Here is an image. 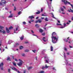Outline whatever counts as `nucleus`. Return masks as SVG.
<instances>
[{"label":"nucleus","mask_w":73,"mask_h":73,"mask_svg":"<svg viewBox=\"0 0 73 73\" xmlns=\"http://www.w3.org/2000/svg\"><path fill=\"white\" fill-rule=\"evenodd\" d=\"M13 29V27H9V29L10 30L11 29Z\"/></svg>","instance_id":"a878e982"},{"label":"nucleus","mask_w":73,"mask_h":73,"mask_svg":"<svg viewBox=\"0 0 73 73\" xmlns=\"http://www.w3.org/2000/svg\"><path fill=\"white\" fill-rule=\"evenodd\" d=\"M1 1L2 3H3V4H5L7 3V2L5 0H1Z\"/></svg>","instance_id":"39448f33"},{"label":"nucleus","mask_w":73,"mask_h":73,"mask_svg":"<svg viewBox=\"0 0 73 73\" xmlns=\"http://www.w3.org/2000/svg\"><path fill=\"white\" fill-rule=\"evenodd\" d=\"M39 31L40 32V33H42V32H43L44 30H42L41 29H39Z\"/></svg>","instance_id":"6e6552de"},{"label":"nucleus","mask_w":73,"mask_h":73,"mask_svg":"<svg viewBox=\"0 0 73 73\" xmlns=\"http://www.w3.org/2000/svg\"><path fill=\"white\" fill-rule=\"evenodd\" d=\"M28 43L27 42H25V44H27Z\"/></svg>","instance_id":"338daca9"},{"label":"nucleus","mask_w":73,"mask_h":73,"mask_svg":"<svg viewBox=\"0 0 73 73\" xmlns=\"http://www.w3.org/2000/svg\"><path fill=\"white\" fill-rule=\"evenodd\" d=\"M45 38V37H43V40L44 41V42H46V40H44V39Z\"/></svg>","instance_id":"7c9ffc66"},{"label":"nucleus","mask_w":73,"mask_h":73,"mask_svg":"<svg viewBox=\"0 0 73 73\" xmlns=\"http://www.w3.org/2000/svg\"><path fill=\"white\" fill-rule=\"evenodd\" d=\"M69 47L70 48H73V47L70 46V45L69 46Z\"/></svg>","instance_id":"6e6d98bb"},{"label":"nucleus","mask_w":73,"mask_h":73,"mask_svg":"<svg viewBox=\"0 0 73 73\" xmlns=\"http://www.w3.org/2000/svg\"><path fill=\"white\" fill-rule=\"evenodd\" d=\"M50 49H51V51H53V46H51Z\"/></svg>","instance_id":"4be33fe9"},{"label":"nucleus","mask_w":73,"mask_h":73,"mask_svg":"<svg viewBox=\"0 0 73 73\" xmlns=\"http://www.w3.org/2000/svg\"><path fill=\"white\" fill-rule=\"evenodd\" d=\"M11 69H13V70H15L16 71V70H17V69L15 67H12V68H11Z\"/></svg>","instance_id":"1a4fd4ad"},{"label":"nucleus","mask_w":73,"mask_h":73,"mask_svg":"<svg viewBox=\"0 0 73 73\" xmlns=\"http://www.w3.org/2000/svg\"><path fill=\"white\" fill-rule=\"evenodd\" d=\"M64 27H66V24L64 23Z\"/></svg>","instance_id":"864d4df0"},{"label":"nucleus","mask_w":73,"mask_h":73,"mask_svg":"<svg viewBox=\"0 0 73 73\" xmlns=\"http://www.w3.org/2000/svg\"><path fill=\"white\" fill-rule=\"evenodd\" d=\"M34 21V20L31 19V22H33Z\"/></svg>","instance_id":"58836bf2"},{"label":"nucleus","mask_w":73,"mask_h":73,"mask_svg":"<svg viewBox=\"0 0 73 73\" xmlns=\"http://www.w3.org/2000/svg\"><path fill=\"white\" fill-rule=\"evenodd\" d=\"M10 72H11V69H8V72H9V73H10Z\"/></svg>","instance_id":"2f4dec72"},{"label":"nucleus","mask_w":73,"mask_h":73,"mask_svg":"<svg viewBox=\"0 0 73 73\" xmlns=\"http://www.w3.org/2000/svg\"><path fill=\"white\" fill-rule=\"evenodd\" d=\"M29 24H31V21H29Z\"/></svg>","instance_id":"09e8293b"},{"label":"nucleus","mask_w":73,"mask_h":73,"mask_svg":"<svg viewBox=\"0 0 73 73\" xmlns=\"http://www.w3.org/2000/svg\"><path fill=\"white\" fill-rule=\"evenodd\" d=\"M33 36H36V37H37V38H38V36H37L36 35H35L33 34Z\"/></svg>","instance_id":"4c0bfd02"},{"label":"nucleus","mask_w":73,"mask_h":73,"mask_svg":"<svg viewBox=\"0 0 73 73\" xmlns=\"http://www.w3.org/2000/svg\"><path fill=\"white\" fill-rule=\"evenodd\" d=\"M3 5V4L2 3H1V2H0V5Z\"/></svg>","instance_id":"3c124183"},{"label":"nucleus","mask_w":73,"mask_h":73,"mask_svg":"<svg viewBox=\"0 0 73 73\" xmlns=\"http://www.w3.org/2000/svg\"><path fill=\"white\" fill-rule=\"evenodd\" d=\"M35 23H38V20H37V21H35Z\"/></svg>","instance_id":"e433bc0d"},{"label":"nucleus","mask_w":73,"mask_h":73,"mask_svg":"<svg viewBox=\"0 0 73 73\" xmlns=\"http://www.w3.org/2000/svg\"><path fill=\"white\" fill-rule=\"evenodd\" d=\"M14 11H16V7H14Z\"/></svg>","instance_id":"c9c22d12"},{"label":"nucleus","mask_w":73,"mask_h":73,"mask_svg":"<svg viewBox=\"0 0 73 73\" xmlns=\"http://www.w3.org/2000/svg\"><path fill=\"white\" fill-rule=\"evenodd\" d=\"M13 64L14 66H16V63L15 62H13Z\"/></svg>","instance_id":"dca6fc26"},{"label":"nucleus","mask_w":73,"mask_h":73,"mask_svg":"<svg viewBox=\"0 0 73 73\" xmlns=\"http://www.w3.org/2000/svg\"><path fill=\"white\" fill-rule=\"evenodd\" d=\"M62 29H63V28H64V27H60Z\"/></svg>","instance_id":"bf43d9fd"},{"label":"nucleus","mask_w":73,"mask_h":73,"mask_svg":"<svg viewBox=\"0 0 73 73\" xmlns=\"http://www.w3.org/2000/svg\"><path fill=\"white\" fill-rule=\"evenodd\" d=\"M45 68V67H44V66H43L42 67V69H44Z\"/></svg>","instance_id":"473e14b6"},{"label":"nucleus","mask_w":73,"mask_h":73,"mask_svg":"<svg viewBox=\"0 0 73 73\" xmlns=\"http://www.w3.org/2000/svg\"><path fill=\"white\" fill-rule=\"evenodd\" d=\"M45 21H48V18H46L45 19Z\"/></svg>","instance_id":"393cba45"},{"label":"nucleus","mask_w":73,"mask_h":73,"mask_svg":"<svg viewBox=\"0 0 73 73\" xmlns=\"http://www.w3.org/2000/svg\"><path fill=\"white\" fill-rule=\"evenodd\" d=\"M6 28L7 33H9L10 32V31H9V30H8V29L7 27H6Z\"/></svg>","instance_id":"9b49d317"},{"label":"nucleus","mask_w":73,"mask_h":73,"mask_svg":"<svg viewBox=\"0 0 73 73\" xmlns=\"http://www.w3.org/2000/svg\"><path fill=\"white\" fill-rule=\"evenodd\" d=\"M15 61H18V60H17V59H15Z\"/></svg>","instance_id":"4d7b16f0"},{"label":"nucleus","mask_w":73,"mask_h":73,"mask_svg":"<svg viewBox=\"0 0 73 73\" xmlns=\"http://www.w3.org/2000/svg\"><path fill=\"white\" fill-rule=\"evenodd\" d=\"M15 45L14 46V47H16L18 45H19V44L17 43L15 44Z\"/></svg>","instance_id":"f8f14e48"},{"label":"nucleus","mask_w":73,"mask_h":73,"mask_svg":"<svg viewBox=\"0 0 73 73\" xmlns=\"http://www.w3.org/2000/svg\"><path fill=\"white\" fill-rule=\"evenodd\" d=\"M22 56L23 57L25 56V54H24V53H23L22 54Z\"/></svg>","instance_id":"f704fd0d"},{"label":"nucleus","mask_w":73,"mask_h":73,"mask_svg":"<svg viewBox=\"0 0 73 73\" xmlns=\"http://www.w3.org/2000/svg\"><path fill=\"white\" fill-rule=\"evenodd\" d=\"M67 3H68V4H69L70 5H71L72 8V9L73 10H72V9H70V11L69 10H68V12H71L73 13V5L72 4H70V2H68Z\"/></svg>","instance_id":"f03ea898"},{"label":"nucleus","mask_w":73,"mask_h":73,"mask_svg":"<svg viewBox=\"0 0 73 73\" xmlns=\"http://www.w3.org/2000/svg\"><path fill=\"white\" fill-rule=\"evenodd\" d=\"M32 51L33 52H34V53H35L36 51V50H32Z\"/></svg>","instance_id":"a19ab883"},{"label":"nucleus","mask_w":73,"mask_h":73,"mask_svg":"<svg viewBox=\"0 0 73 73\" xmlns=\"http://www.w3.org/2000/svg\"><path fill=\"white\" fill-rule=\"evenodd\" d=\"M62 2H64L65 5H66L68 3V1L65 0H62Z\"/></svg>","instance_id":"20e7f679"},{"label":"nucleus","mask_w":73,"mask_h":73,"mask_svg":"<svg viewBox=\"0 0 73 73\" xmlns=\"http://www.w3.org/2000/svg\"><path fill=\"white\" fill-rule=\"evenodd\" d=\"M0 29H1V30H3V29H4V27L0 26Z\"/></svg>","instance_id":"a211bd4d"},{"label":"nucleus","mask_w":73,"mask_h":73,"mask_svg":"<svg viewBox=\"0 0 73 73\" xmlns=\"http://www.w3.org/2000/svg\"><path fill=\"white\" fill-rule=\"evenodd\" d=\"M38 73H44V71H41L38 72Z\"/></svg>","instance_id":"412c9836"},{"label":"nucleus","mask_w":73,"mask_h":73,"mask_svg":"<svg viewBox=\"0 0 73 73\" xmlns=\"http://www.w3.org/2000/svg\"><path fill=\"white\" fill-rule=\"evenodd\" d=\"M45 35V33H43L42 34V35L43 36H44V35Z\"/></svg>","instance_id":"49530a36"},{"label":"nucleus","mask_w":73,"mask_h":73,"mask_svg":"<svg viewBox=\"0 0 73 73\" xmlns=\"http://www.w3.org/2000/svg\"><path fill=\"white\" fill-rule=\"evenodd\" d=\"M17 29H18V28H16V31H17Z\"/></svg>","instance_id":"680f3d73"},{"label":"nucleus","mask_w":73,"mask_h":73,"mask_svg":"<svg viewBox=\"0 0 73 73\" xmlns=\"http://www.w3.org/2000/svg\"><path fill=\"white\" fill-rule=\"evenodd\" d=\"M24 36L21 37H20V40H23V39H24Z\"/></svg>","instance_id":"aec40b11"},{"label":"nucleus","mask_w":73,"mask_h":73,"mask_svg":"<svg viewBox=\"0 0 73 73\" xmlns=\"http://www.w3.org/2000/svg\"><path fill=\"white\" fill-rule=\"evenodd\" d=\"M32 68V67L30 66V67H29L28 68V70H29L30 69H31Z\"/></svg>","instance_id":"5701e85b"},{"label":"nucleus","mask_w":73,"mask_h":73,"mask_svg":"<svg viewBox=\"0 0 73 73\" xmlns=\"http://www.w3.org/2000/svg\"><path fill=\"white\" fill-rule=\"evenodd\" d=\"M40 13V11H38L36 12V15H39Z\"/></svg>","instance_id":"b1692460"},{"label":"nucleus","mask_w":73,"mask_h":73,"mask_svg":"<svg viewBox=\"0 0 73 73\" xmlns=\"http://www.w3.org/2000/svg\"><path fill=\"white\" fill-rule=\"evenodd\" d=\"M24 47H23V46H21L19 47V49H20V50H21V49H23V48Z\"/></svg>","instance_id":"f3484780"},{"label":"nucleus","mask_w":73,"mask_h":73,"mask_svg":"<svg viewBox=\"0 0 73 73\" xmlns=\"http://www.w3.org/2000/svg\"><path fill=\"white\" fill-rule=\"evenodd\" d=\"M52 15H53L52 17L54 18V19H55V18L54 17V15H53V13H52Z\"/></svg>","instance_id":"a18cd8bd"},{"label":"nucleus","mask_w":73,"mask_h":73,"mask_svg":"<svg viewBox=\"0 0 73 73\" xmlns=\"http://www.w3.org/2000/svg\"><path fill=\"white\" fill-rule=\"evenodd\" d=\"M19 61H20L19 62L17 63V65L19 66H22V65L23 64V61L20 60V59H19Z\"/></svg>","instance_id":"7ed1b4c3"},{"label":"nucleus","mask_w":73,"mask_h":73,"mask_svg":"<svg viewBox=\"0 0 73 73\" xmlns=\"http://www.w3.org/2000/svg\"><path fill=\"white\" fill-rule=\"evenodd\" d=\"M56 35L55 32H53L52 34V40L53 44H55L57 42L58 40V38H56L55 36Z\"/></svg>","instance_id":"f257e3e1"},{"label":"nucleus","mask_w":73,"mask_h":73,"mask_svg":"<svg viewBox=\"0 0 73 73\" xmlns=\"http://www.w3.org/2000/svg\"><path fill=\"white\" fill-rule=\"evenodd\" d=\"M38 20V22L39 23H41L42 22V20L41 19H39Z\"/></svg>","instance_id":"4468645a"},{"label":"nucleus","mask_w":73,"mask_h":73,"mask_svg":"<svg viewBox=\"0 0 73 73\" xmlns=\"http://www.w3.org/2000/svg\"><path fill=\"white\" fill-rule=\"evenodd\" d=\"M29 19H34V18H35V17H34V16H33V15H32V16H29Z\"/></svg>","instance_id":"423d86ee"},{"label":"nucleus","mask_w":73,"mask_h":73,"mask_svg":"<svg viewBox=\"0 0 73 73\" xmlns=\"http://www.w3.org/2000/svg\"><path fill=\"white\" fill-rule=\"evenodd\" d=\"M71 20H73V17H72V19H71Z\"/></svg>","instance_id":"774afa93"},{"label":"nucleus","mask_w":73,"mask_h":73,"mask_svg":"<svg viewBox=\"0 0 73 73\" xmlns=\"http://www.w3.org/2000/svg\"><path fill=\"white\" fill-rule=\"evenodd\" d=\"M16 72H18V73H20V72H19V71L17 70H16Z\"/></svg>","instance_id":"79ce46f5"},{"label":"nucleus","mask_w":73,"mask_h":73,"mask_svg":"<svg viewBox=\"0 0 73 73\" xmlns=\"http://www.w3.org/2000/svg\"><path fill=\"white\" fill-rule=\"evenodd\" d=\"M58 22L59 23H60V21H58Z\"/></svg>","instance_id":"0e129e2a"},{"label":"nucleus","mask_w":73,"mask_h":73,"mask_svg":"<svg viewBox=\"0 0 73 73\" xmlns=\"http://www.w3.org/2000/svg\"><path fill=\"white\" fill-rule=\"evenodd\" d=\"M3 65H4V64L3 62L1 63L0 64V67H3Z\"/></svg>","instance_id":"9d476101"},{"label":"nucleus","mask_w":73,"mask_h":73,"mask_svg":"<svg viewBox=\"0 0 73 73\" xmlns=\"http://www.w3.org/2000/svg\"><path fill=\"white\" fill-rule=\"evenodd\" d=\"M53 70H56V69H55V68H54V67L53 68Z\"/></svg>","instance_id":"052dcab7"},{"label":"nucleus","mask_w":73,"mask_h":73,"mask_svg":"<svg viewBox=\"0 0 73 73\" xmlns=\"http://www.w3.org/2000/svg\"><path fill=\"white\" fill-rule=\"evenodd\" d=\"M67 55H69V53H67Z\"/></svg>","instance_id":"69168bd1"},{"label":"nucleus","mask_w":73,"mask_h":73,"mask_svg":"<svg viewBox=\"0 0 73 73\" xmlns=\"http://www.w3.org/2000/svg\"><path fill=\"white\" fill-rule=\"evenodd\" d=\"M25 52H28V50H25Z\"/></svg>","instance_id":"de8ad7c7"},{"label":"nucleus","mask_w":73,"mask_h":73,"mask_svg":"<svg viewBox=\"0 0 73 73\" xmlns=\"http://www.w3.org/2000/svg\"><path fill=\"white\" fill-rule=\"evenodd\" d=\"M61 10L62 12H64V9L62 8H61Z\"/></svg>","instance_id":"c85d7f7f"},{"label":"nucleus","mask_w":73,"mask_h":73,"mask_svg":"<svg viewBox=\"0 0 73 73\" xmlns=\"http://www.w3.org/2000/svg\"><path fill=\"white\" fill-rule=\"evenodd\" d=\"M64 41H66V42H68V40H67L66 39H64Z\"/></svg>","instance_id":"8fccbe9b"},{"label":"nucleus","mask_w":73,"mask_h":73,"mask_svg":"<svg viewBox=\"0 0 73 73\" xmlns=\"http://www.w3.org/2000/svg\"><path fill=\"white\" fill-rule=\"evenodd\" d=\"M41 12H42V11H43V9L41 8Z\"/></svg>","instance_id":"603ef678"},{"label":"nucleus","mask_w":73,"mask_h":73,"mask_svg":"<svg viewBox=\"0 0 73 73\" xmlns=\"http://www.w3.org/2000/svg\"><path fill=\"white\" fill-rule=\"evenodd\" d=\"M23 24H24V25H25L26 24V22H25V21H23Z\"/></svg>","instance_id":"cd10ccee"},{"label":"nucleus","mask_w":73,"mask_h":73,"mask_svg":"<svg viewBox=\"0 0 73 73\" xmlns=\"http://www.w3.org/2000/svg\"><path fill=\"white\" fill-rule=\"evenodd\" d=\"M0 32H1V33H2V32L3 33V34H5V31L4 30L2 31L1 30H0Z\"/></svg>","instance_id":"0eeeda50"},{"label":"nucleus","mask_w":73,"mask_h":73,"mask_svg":"<svg viewBox=\"0 0 73 73\" xmlns=\"http://www.w3.org/2000/svg\"><path fill=\"white\" fill-rule=\"evenodd\" d=\"M21 12L19 11L18 13V15H20V14H21Z\"/></svg>","instance_id":"bb28decb"},{"label":"nucleus","mask_w":73,"mask_h":73,"mask_svg":"<svg viewBox=\"0 0 73 73\" xmlns=\"http://www.w3.org/2000/svg\"><path fill=\"white\" fill-rule=\"evenodd\" d=\"M46 63H48V61L47 60H46Z\"/></svg>","instance_id":"13d9d810"},{"label":"nucleus","mask_w":73,"mask_h":73,"mask_svg":"<svg viewBox=\"0 0 73 73\" xmlns=\"http://www.w3.org/2000/svg\"><path fill=\"white\" fill-rule=\"evenodd\" d=\"M42 16H45V15H44L43 14H42Z\"/></svg>","instance_id":"e2e57ef3"},{"label":"nucleus","mask_w":73,"mask_h":73,"mask_svg":"<svg viewBox=\"0 0 73 73\" xmlns=\"http://www.w3.org/2000/svg\"><path fill=\"white\" fill-rule=\"evenodd\" d=\"M45 68H48V66H47V65L46 64L45 65Z\"/></svg>","instance_id":"37998d69"},{"label":"nucleus","mask_w":73,"mask_h":73,"mask_svg":"<svg viewBox=\"0 0 73 73\" xmlns=\"http://www.w3.org/2000/svg\"><path fill=\"white\" fill-rule=\"evenodd\" d=\"M64 50H66V51H67V49L66 48L64 47Z\"/></svg>","instance_id":"c03bdc74"},{"label":"nucleus","mask_w":73,"mask_h":73,"mask_svg":"<svg viewBox=\"0 0 73 73\" xmlns=\"http://www.w3.org/2000/svg\"><path fill=\"white\" fill-rule=\"evenodd\" d=\"M13 17V14H11L8 17H9V18H11V17Z\"/></svg>","instance_id":"ddd939ff"},{"label":"nucleus","mask_w":73,"mask_h":73,"mask_svg":"<svg viewBox=\"0 0 73 73\" xmlns=\"http://www.w3.org/2000/svg\"><path fill=\"white\" fill-rule=\"evenodd\" d=\"M48 5V8L49 9H50L51 8V6H49V5Z\"/></svg>","instance_id":"c756f323"},{"label":"nucleus","mask_w":73,"mask_h":73,"mask_svg":"<svg viewBox=\"0 0 73 73\" xmlns=\"http://www.w3.org/2000/svg\"><path fill=\"white\" fill-rule=\"evenodd\" d=\"M35 27L37 28H38L39 27V26H38V24H36L35 25Z\"/></svg>","instance_id":"2eb2a0df"},{"label":"nucleus","mask_w":73,"mask_h":73,"mask_svg":"<svg viewBox=\"0 0 73 73\" xmlns=\"http://www.w3.org/2000/svg\"><path fill=\"white\" fill-rule=\"evenodd\" d=\"M1 70H3L4 68H3V67H1Z\"/></svg>","instance_id":"ea45409f"},{"label":"nucleus","mask_w":73,"mask_h":73,"mask_svg":"<svg viewBox=\"0 0 73 73\" xmlns=\"http://www.w3.org/2000/svg\"><path fill=\"white\" fill-rule=\"evenodd\" d=\"M56 25H61V24H58V23H56Z\"/></svg>","instance_id":"72a5a7b5"},{"label":"nucleus","mask_w":73,"mask_h":73,"mask_svg":"<svg viewBox=\"0 0 73 73\" xmlns=\"http://www.w3.org/2000/svg\"><path fill=\"white\" fill-rule=\"evenodd\" d=\"M7 61H11V58L10 57H8L7 58Z\"/></svg>","instance_id":"6ab92c4d"},{"label":"nucleus","mask_w":73,"mask_h":73,"mask_svg":"<svg viewBox=\"0 0 73 73\" xmlns=\"http://www.w3.org/2000/svg\"><path fill=\"white\" fill-rule=\"evenodd\" d=\"M31 31L32 33H34V32H33V30H31Z\"/></svg>","instance_id":"5fc2aeb1"}]
</instances>
